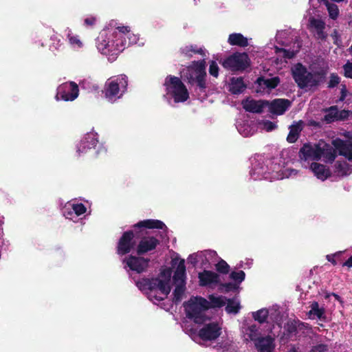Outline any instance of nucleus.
I'll list each match as a JSON object with an SVG mask.
<instances>
[{
	"label": "nucleus",
	"mask_w": 352,
	"mask_h": 352,
	"mask_svg": "<svg viewBox=\"0 0 352 352\" xmlns=\"http://www.w3.org/2000/svg\"><path fill=\"white\" fill-rule=\"evenodd\" d=\"M268 104V101L246 99L242 101L243 108L248 112L261 113Z\"/></svg>",
	"instance_id": "22"
},
{
	"label": "nucleus",
	"mask_w": 352,
	"mask_h": 352,
	"mask_svg": "<svg viewBox=\"0 0 352 352\" xmlns=\"http://www.w3.org/2000/svg\"><path fill=\"white\" fill-rule=\"evenodd\" d=\"M150 259L140 256L129 255L125 257L122 263H125V268L128 267L131 270L141 274L146 272L148 267Z\"/></svg>",
	"instance_id": "8"
},
{
	"label": "nucleus",
	"mask_w": 352,
	"mask_h": 352,
	"mask_svg": "<svg viewBox=\"0 0 352 352\" xmlns=\"http://www.w3.org/2000/svg\"><path fill=\"white\" fill-rule=\"evenodd\" d=\"M164 85L167 94H170L175 102H184L188 99V89L179 78L169 75L166 78Z\"/></svg>",
	"instance_id": "4"
},
{
	"label": "nucleus",
	"mask_w": 352,
	"mask_h": 352,
	"mask_svg": "<svg viewBox=\"0 0 352 352\" xmlns=\"http://www.w3.org/2000/svg\"><path fill=\"white\" fill-rule=\"evenodd\" d=\"M205 61H195L193 65L195 66L196 80L195 83L201 92H205L206 86V72L205 71Z\"/></svg>",
	"instance_id": "16"
},
{
	"label": "nucleus",
	"mask_w": 352,
	"mask_h": 352,
	"mask_svg": "<svg viewBox=\"0 0 352 352\" xmlns=\"http://www.w3.org/2000/svg\"><path fill=\"white\" fill-rule=\"evenodd\" d=\"M280 79L278 77H273L267 79L263 76L258 77L256 81L259 88V89H257V91H261V89L264 90L265 88L269 89H274L278 85Z\"/></svg>",
	"instance_id": "26"
},
{
	"label": "nucleus",
	"mask_w": 352,
	"mask_h": 352,
	"mask_svg": "<svg viewBox=\"0 0 352 352\" xmlns=\"http://www.w3.org/2000/svg\"><path fill=\"white\" fill-rule=\"evenodd\" d=\"M153 283V292H155L157 289L160 290L163 296H157L156 294H150V296L156 299L158 301L163 300L165 299L170 292V287L169 282L167 280H163L159 278H155Z\"/></svg>",
	"instance_id": "18"
},
{
	"label": "nucleus",
	"mask_w": 352,
	"mask_h": 352,
	"mask_svg": "<svg viewBox=\"0 0 352 352\" xmlns=\"http://www.w3.org/2000/svg\"><path fill=\"white\" fill-rule=\"evenodd\" d=\"M342 254V252H338L334 254H328L326 256L327 260L333 265H336L338 262L336 258L339 257Z\"/></svg>",
	"instance_id": "53"
},
{
	"label": "nucleus",
	"mask_w": 352,
	"mask_h": 352,
	"mask_svg": "<svg viewBox=\"0 0 352 352\" xmlns=\"http://www.w3.org/2000/svg\"><path fill=\"white\" fill-rule=\"evenodd\" d=\"M175 288L173 291V302L175 305H178L182 299L183 295L186 291V283H177L175 284Z\"/></svg>",
	"instance_id": "34"
},
{
	"label": "nucleus",
	"mask_w": 352,
	"mask_h": 352,
	"mask_svg": "<svg viewBox=\"0 0 352 352\" xmlns=\"http://www.w3.org/2000/svg\"><path fill=\"white\" fill-rule=\"evenodd\" d=\"M50 38L52 41V44L50 45V50H59L60 47L63 45V43H60V40L58 38V36L56 34H53Z\"/></svg>",
	"instance_id": "46"
},
{
	"label": "nucleus",
	"mask_w": 352,
	"mask_h": 352,
	"mask_svg": "<svg viewBox=\"0 0 352 352\" xmlns=\"http://www.w3.org/2000/svg\"><path fill=\"white\" fill-rule=\"evenodd\" d=\"M221 334V327L217 322L206 324L199 330L198 336L204 341H212Z\"/></svg>",
	"instance_id": "11"
},
{
	"label": "nucleus",
	"mask_w": 352,
	"mask_h": 352,
	"mask_svg": "<svg viewBox=\"0 0 352 352\" xmlns=\"http://www.w3.org/2000/svg\"><path fill=\"white\" fill-rule=\"evenodd\" d=\"M323 154V150L320 146H312L309 143L304 144L300 148L299 157L301 161L318 160Z\"/></svg>",
	"instance_id": "10"
},
{
	"label": "nucleus",
	"mask_w": 352,
	"mask_h": 352,
	"mask_svg": "<svg viewBox=\"0 0 352 352\" xmlns=\"http://www.w3.org/2000/svg\"><path fill=\"white\" fill-rule=\"evenodd\" d=\"M309 328V324L298 319H289L284 324V335L287 339L297 338L300 332L304 333V330Z\"/></svg>",
	"instance_id": "9"
},
{
	"label": "nucleus",
	"mask_w": 352,
	"mask_h": 352,
	"mask_svg": "<svg viewBox=\"0 0 352 352\" xmlns=\"http://www.w3.org/2000/svg\"><path fill=\"white\" fill-rule=\"evenodd\" d=\"M67 37L69 39V42L72 45L77 46L78 47H81L82 46V43L78 36H75L71 33H69Z\"/></svg>",
	"instance_id": "47"
},
{
	"label": "nucleus",
	"mask_w": 352,
	"mask_h": 352,
	"mask_svg": "<svg viewBox=\"0 0 352 352\" xmlns=\"http://www.w3.org/2000/svg\"><path fill=\"white\" fill-rule=\"evenodd\" d=\"M276 53H282L283 57L287 59L293 58L296 55L297 52L294 50H286L285 48H276Z\"/></svg>",
	"instance_id": "44"
},
{
	"label": "nucleus",
	"mask_w": 352,
	"mask_h": 352,
	"mask_svg": "<svg viewBox=\"0 0 352 352\" xmlns=\"http://www.w3.org/2000/svg\"><path fill=\"white\" fill-rule=\"evenodd\" d=\"M327 351V346L324 344H320L314 346L310 352H325Z\"/></svg>",
	"instance_id": "57"
},
{
	"label": "nucleus",
	"mask_w": 352,
	"mask_h": 352,
	"mask_svg": "<svg viewBox=\"0 0 352 352\" xmlns=\"http://www.w3.org/2000/svg\"><path fill=\"white\" fill-rule=\"evenodd\" d=\"M302 122L292 124L289 126V132L287 137V140L289 143H294L299 138V135L302 130Z\"/></svg>",
	"instance_id": "29"
},
{
	"label": "nucleus",
	"mask_w": 352,
	"mask_h": 352,
	"mask_svg": "<svg viewBox=\"0 0 352 352\" xmlns=\"http://www.w3.org/2000/svg\"><path fill=\"white\" fill-rule=\"evenodd\" d=\"M310 169L314 173V175L322 181H324L331 177V173L329 168L326 166L317 163L312 162L310 165Z\"/></svg>",
	"instance_id": "24"
},
{
	"label": "nucleus",
	"mask_w": 352,
	"mask_h": 352,
	"mask_svg": "<svg viewBox=\"0 0 352 352\" xmlns=\"http://www.w3.org/2000/svg\"><path fill=\"white\" fill-rule=\"evenodd\" d=\"M258 352H273L275 349L274 338L271 336H262L255 343Z\"/></svg>",
	"instance_id": "23"
},
{
	"label": "nucleus",
	"mask_w": 352,
	"mask_h": 352,
	"mask_svg": "<svg viewBox=\"0 0 352 352\" xmlns=\"http://www.w3.org/2000/svg\"><path fill=\"white\" fill-rule=\"evenodd\" d=\"M312 72L300 63H296L292 69V77L300 89L318 87L324 80L328 71V67H316L313 65Z\"/></svg>",
	"instance_id": "1"
},
{
	"label": "nucleus",
	"mask_w": 352,
	"mask_h": 352,
	"mask_svg": "<svg viewBox=\"0 0 352 352\" xmlns=\"http://www.w3.org/2000/svg\"><path fill=\"white\" fill-rule=\"evenodd\" d=\"M134 237L133 230L124 232L118 241L116 253L120 256H123L131 252L135 245Z\"/></svg>",
	"instance_id": "6"
},
{
	"label": "nucleus",
	"mask_w": 352,
	"mask_h": 352,
	"mask_svg": "<svg viewBox=\"0 0 352 352\" xmlns=\"http://www.w3.org/2000/svg\"><path fill=\"white\" fill-rule=\"evenodd\" d=\"M269 316V311L267 309L263 308L257 311L252 312V317L256 320L258 321L260 324H263L266 322Z\"/></svg>",
	"instance_id": "37"
},
{
	"label": "nucleus",
	"mask_w": 352,
	"mask_h": 352,
	"mask_svg": "<svg viewBox=\"0 0 352 352\" xmlns=\"http://www.w3.org/2000/svg\"><path fill=\"white\" fill-rule=\"evenodd\" d=\"M331 36L333 38V43L338 46H340L342 43V41L336 30H333V32L331 34Z\"/></svg>",
	"instance_id": "59"
},
{
	"label": "nucleus",
	"mask_w": 352,
	"mask_h": 352,
	"mask_svg": "<svg viewBox=\"0 0 352 352\" xmlns=\"http://www.w3.org/2000/svg\"><path fill=\"white\" fill-rule=\"evenodd\" d=\"M96 21V19L95 17L91 16V17L86 18L84 20V23L87 25L92 26V25H94L95 24Z\"/></svg>",
	"instance_id": "61"
},
{
	"label": "nucleus",
	"mask_w": 352,
	"mask_h": 352,
	"mask_svg": "<svg viewBox=\"0 0 352 352\" xmlns=\"http://www.w3.org/2000/svg\"><path fill=\"white\" fill-rule=\"evenodd\" d=\"M230 278L236 282L238 284L241 283L245 280V274L243 271L240 270L239 272H232L230 274Z\"/></svg>",
	"instance_id": "43"
},
{
	"label": "nucleus",
	"mask_w": 352,
	"mask_h": 352,
	"mask_svg": "<svg viewBox=\"0 0 352 352\" xmlns=\"http://www.w3.org/2000/svg\"><path fill=\"white\" fill-rule=\"evenodd\" d=\"M246 331L249 339L252 341L254 344L262 337L261 336L259 327H258L256 324L249 326Z\"/></svg>",
	"instance_id": "36"
},
{
	"label": "nucleus",
	"mask_w": 352,
	"mask_h": 352,
	"mask_svg": "<svg viewBox=\"0 0 352 352\" xmlns=\"http://www.w3.org/2000/svg\"><path fill=\"white\" fill-rule=\"evenodd\" d=\"M334 147L340 155L344 156L349 160H352V142L337 138L333 141Z\"/></svg>",
	"instance_id": "21"
},
{
	"label": "nucleus",
	"mask_w": 352,
	"mask_h": 352,
	"mask_svg": "<svg viewBox=\"0 0 352 352\" xmlns=\"http://www.w3.org/2000/svg\"><path fill=\"white\" fill-rule=\"evenodd\" d=\"M130 32V28L129 26H118L116 30L112 33V36L114 40L122 38H124L127 34Z\"/></svg>",
	"instance_id": "40"
},
{
	"label": "nucleus",
	"mask_w": 352,
	"mask_h": 352,
	"mask_svg": "<svg viewBox=\"0 0 352 352\" xmlns=\"http://www.w3.org/2000/svg\"><path fill=\"white\" fill-rule=\"evenodd\" d=\"M269 106V111L270 113L280 116L285 113V112L292 106V101L289 99L285 98H276L272 100L270 102H268L267 104Z\"/></svg>",
	"instance_id": "15"
},
{
	"label": "nucleus",
	"mask_w": 352,
	"mask_h": 352,
	"mask_svg": "<svg viewBox=\"0 0 352 352\" xmlns=\"http://www.w3.org/2000/svg\"><path fill=\"white\" fill-rule=\"evenodd\" d=\"M79 94L78 85L73 82H65L60 85L57 89L56 98L65 101H73Z\"/></svg>",
	"instance_id": "7"
},
{
	"label": "nucleus",
	"mask_w": 352,
	"mask_h": 352,
	"mask_svg": "<svg viewBox=\"0 0 352 352\" xmlns=\"http://www.w3.org/2000/svg\"><path fill=\"white\" fill-rule=\"evenodd\" d=\"M128 78L124 74L109 78L104 86L102 94L110 102L120 98L127 89Z\"/></svg>",
	"instance_id": "2"
},
{
	"label": "nucleus",
	"mask_w": 352,
	"mask_h": 352,
	"mask_svg": "<svg viewBox=\"0 0 352 352\" xmlns=\"http://www.w3.org/2000/svg\"><path fill=\"white\" fill-rule=\"evenodd\" d=\"M186 78L188 80V83L190 85H194L195 83L196 80V72H195V68L194 69L193 72H189L186 74Z\"/></svg>",
	"instance_id": "58"
},
{
	"label": "nucleus",
	"mask_w": 352,
	"mask_h": 352,
	"mask_svg": "<svg viewBox=\"0 0 352 352\" xmlns=\"http://www.w3.org/2000/svg\"><path fill=\"white\" fill-rule=\"evenodd\" d=\"M160 275L161 277L164 278L163 280H167L168 282H170V277L172 275L171 268L168 267L162 270L160 272Z\"/></svg>",
	"instance_id": "52"
},
{
	"label": "nucleus",
	"mask_w": 352,
	"mask_h": 352,
	"mask_svg": "<svg viewBox=\"0 0 352 352\" xmlns=\"http://www.w3.org/2000/svg\"><path fill=\"white\" fill-rule=\"evenodd\" d=\"M311 25L316 30L325 28V23L320 19L312 18L310 20Z\"/></svg>",
	"instance_id": "49"
},
{
	"label": "nucleus",
	"mask_w": 352,
	"mask_h": 352,
	"mask_svg": "<svg viewBox=\"0 0 352 352\" xmlns=\"http://www.w3.org/2000/svg\"><path fill=\"white\" fill-rule=\"evenodd\" d=\"M310 308L311 309L307 313L309 318L314 319L315 317L320 320L325 318V309L323 307L320 308L318 302L314 301L310 305Z\"/></svg>",
	"instance_id": "30"
},
{
	"label": "nucleus",
	"mask_w": 352,
	"mask_h": 352,
	"mask_svg": "<svg viewBox=\"0 0 352 352\" xmlns=\"http://www.w3.org/2000/svg\"><path fill=\"white\" fill-rule=\"evenodd\" d=\"M350 115V111L348 110H342L340 111H338L337 114V120H346Z\"/></svg>",
	"instance_id": "55"
},
{
	"label": "nucleus",
	"mask_w": 352,
	"mask_h": 352,
	"mask_svg": "<svg viewBox=\"0 0 352 352\" xmlns=\"http://www.w3.org/2000/svg\"><path fill=\"white\" fill-rule=\"evenodd\" d=\"M335 173L341 177L346 176L352 172L351 166L344 161H336L334 164Z\"/></svg>",
	"instance_id": "31"
},
{
	"label": "nucleus",
	"mask_w": 352,
	"mask_h": 352,
	"mask_svg": "<svg viewBox=\"0 0 352 352\" xmlns=\"http://www.w3.org/2000/svg\"><path fill=\"white\" fill-rule=\"evenodd\" d=\"M188 263L191 264L193 267H195L198 263L197 256L195 254H190L188 257Z\"/></svg>",
	"instance_id": "60"
},
{
	"label": "nucleus",
	"mask_w": 352,
	"mask_h": 352,
	"mask_svg": "<svg viewBox=\"0 0 352 352\" xmlns=\"http://www.w3.org/2000/svg\"><path fill=\"white\" fill-rule=\"evenodd\" d=\"M208 300L201 296H197L195 299L190 298L185 302L184 306L187 318L193 320L196 324H204L208 320L204 314L205 311L208 310Z\"/></svg>",
	"instance_id": "3"
},
{
	"label": "nucleus",
	"mask_w": 352,
	"mask_h": 352,
	"mask_svg": "<svg viewBox=\"0 0 352 352\" xmlns=\"http://www.w3.org/2000/svg\"><path fill=\"white\" fill-rule=\"evenodd\" d=\"M107 38L106 32H101L96 41V46L101 53L107 54L109 53L117 54L118 50L116 47V40L112 38L111 41Z\"/></svg>",
	"instance_id": "13"
},
{
	"label": "nucleus",
	"mask_w": 352,
	"mask_h": 352,
	"mask_svg": "<svg viewBox=\"0 0 352 352\" xmlns=\"http://www.w3.org/2000/svg\"><path fill=\"white\" fill-rule=\"evenodd\" d=\"M342 265L352 267V255L345 262L342 263Z\"/></svg>",
	"instance_id": "64"
},
{
	"label": "nucleus",
	"mask_w": 352,
	"mask_h": 352,
	"mask_svg": "<svg viewBox=\"0 0 352 352\" xmlns=\"http://www.w3.org/2000/svg\"><path fill=\"white\" fill-rule=\"evenodd\" d=\"M138 37L137 35L129 32L126 34V37L123 39L122 38H117L116 40V47L118 52H122L126 47H129L131 45L137 43Z\"/></svg>",
	"instance_id": "25"
},
{
	"label": "nucleus",
	"mask_w": 352,
	"mask_h": 352,
	"mask_svg": "<svg viewBox=\"0 0 352 352\" xmlns=\"http://www.w3.org/2000/svg\"><path fill=\"white\" fill-rule=\"evenodd\" d=\"M133 228L135 230L137 229L140 230L139 232H142V228L146 229H160V230H167L166 226L164 223L158 219H146L143 221H140L133 225Z\"/></svg>",
	"instance_id": "20"
},
{
	"label": "nucleus",
	"mask_w": 352,
	"mask_h": 352,
	"mask_svg": "<svg viewBox=\"0 0 352 352\" xmlns=\"http://www.w3.org/2000/svg\"><path fill=\"white\" fill-rule=\"evenodd\" d=\"M263 126L267 131H272L276 128V125L272 121L265 120L263 122Z\"/></svg>",
	"instance_id": "56"
},
{
	"label": "nucleus",
	"mask_w": 352,
	"mask_h": 352,
	"mask_svg": "<svg viewBox=\"0 0 352 352\" xmlns=\"http://www.w3.org/2000/svg\"><path fill=\"white\" fill-rule=\"evenodd\" d=\"M208 309L210 308H221L226 305L227 298L223 296H216L214 294L208 296Z\"/></svg>",
	"instance_id": "32"
},
{
	"label": "nucleus",
	"mask_w": 352,
	"mask_h": 352,
	"mask_svg": "<svg viewBox=\"0 0 352 352\" xmlns=\"http://www.w3.org/2000/svg\"><path fill=\"white\" fill-rule=\"evenodd\" d=\"M198 278L199 285L202 287H206L211 284L217 285L220 283V276L218 274L206 270L199 273Z\"/></svg>",
	"instance_id": "19"
},
{
	"label": "nucleus",
	"mask_w": 352,
	"mask_h": 352,
	"mask_svg": "<svg viewBox=\"0 0 352 352\" xmlns=\"http://www.w3.org/2000/svg\"><path fill=\"white\" fill-rule=\"evenodd\" d=\"M344 75L347 78H352V63H346L344 66Z\"/></svg>",
	"instance_id": "54"
},
{
	"label": "nucleus",
	"mask_w": 352,
	"mask_h": 352,
	"mask_svg": "<svg viewBox=\"0 0 352 352\" xmlns=\"http://www.w3.org/2000/svg\"><path fill=\"white\" fill-rule=\"evenodd\" d=\"M72 209L77 216H80L85 213L87 210V208L82 203L73 204Z\"/></svg>",
	"instance_id": "45"
},
{
	"label": "nucleus",
	"mask_w": 352,
	"mask_h": 352,
	"mask_svg": "<svg viewBox=\"0 0 352 352\" xmlns=\"http://www.w3.org/2000/svg\"><path fill=\"white\" fill-rule=\"evenodd\" d=\"M220 289H223L226 292H229L230 291H234L237 289L238 285L236 283H219Z\"/></svg>",
	"instance_id": "48"
},
{
	"label": "nucleus",
	"mask_w": 352,
	"mask_h": 352,
	"mask_svg": "<svg viewBox=\"0 0 352 352\" xmlns=\"http://www.w3.org/2000/svg\"><path fill=\"white\" fill-rule=\"evenodd\" d=\"M336 157V154L335 153V151L330 150V152L327 153V157L330 161H333Z\"/></svg>",
	"instance_id": "63"
},
{
	"label": "nucleus",
	"mask_w": 352,
	"mask_h": 352,
	"mask_svg": "<svg viewBox=\"0 0 352 352\" xmlns=\"http://www.w3.org/2000/svg\"><path fill=\"white\" fill-rule=\"evenodd\" d=\"M324 29H321V30H316V34H317V38H320L321 40H325L326 39L327 34L324 32Z\"/></svg>",
	"instance_id": "62"
},
{
	"label": "nucleus",
	"mask_w": 352,
	"mask_h": 352,
	"mask_svg": "<svg viewBox=\"0 0 352 352\" xmlns=\"http://www.w3.org/2000/svg\"><path fill=\"white\" fill-rule=\"evenodd\" d=\"M324 3L327 8L330 18L332 19H336L339 14V9L338 6L330 3L328 0H324Z\"/></svg>",
	"instance_id": "41"
},
{
	"label": "nucleus",
	"mask_w": 352,
	"mask_h": 352,
	"mask_svg": "<svg viewBox=\"0 0 352 352\" xmlns=\"http://www.w3.org/2000/svg\"><path fill=\"white\" fill-rule=\"evenodd\" d=\"M98 143V134L94 132L88 133L78 144L77 153L79 155L85 153L88 150L95 148Z\"/></svg>",
	"instance_id": "14"
},
{
	"label": "nucleus",
	"mask_w": 352,
	"mask_h": 352,
	"mask_svg": "<svg viewBox=\"0 0 352 352\" xmlns=\"http://www.w3.org/2000/svg\"><path fill=\"white\" fill-rule=\"evenodd\" d=\"M171 263L173 267L177 265L173 276V283H186V270L184 259H180L177 263V259L173 258Z\"/></svg>",
	"instance_id": "17"
},
{
	"label": "nucleus",
	"mask_w": 352,
	"mask_h": 352,
	"mask_svg": "<svg viewBox=\"0 0 352 352\" xmlns=\"http://www.w3.org/2000/svg\"><path fill=\"white\" fill-rule=\"evenodd\" d=\"M216 270L222 274H227L230 271V265L223 259L215 265Z\"/></svg>",
	"instance_id": "42"
},
{
	"label": "nucleus",
	"mask_w": 352,
	"mask_h": 352,
	"mask_svg": "<svg viewBox=\"0 0 352 352\" xmlns=\"http://www.w3.org/2000/svg\"><path fill=\"white\" fill-rule=\"evenodd\" d=\"M327 114L324 115L322 120L327 124L332 123L337 120L338 108L336 106H331L324 110Z\"/></svg>",
	"instance_id": "35"
},
{
	"label": "nucleus",
	"mask_w": 352,
	"mask_h": 352,
	"mask_svg": "<svg viewBox=\"0 0 352 352\" xmlns=\"http://www.w3.org/2000/svg\"><path fill=\"white\" fill-rule=\"evenodd\" d=\"M155 278H143L135 282L136 286L141 290H149L151 294L153 293V283Z\"/></svg>",
	"instance_id": "33"
},
{
	"label": "nucleus",
	"mask_w": 352,
	"mask_h": 352,
	"mask_svg": "<svg viewBox=\"0 0 352 352\" xmlns=\"http://www.w3.org/2000/svg\"><path fill=\"white\" fill-rule=\"evenodd\" d=\"M246 53H235L226 58L222 63L224 68L232 72L243 71L249 66Z\"/></svg>",
	"instance_id": "5"
},
{
	"label": "nucleus",
	"mask_w": 352,
	"mask_h": 352,
	"mask_svg": "<svg viewBox=\"0 0 352 352\" xmlns=\"http://www.w3.org/2000/svg\"><path fill=\"white\" fill-rule=\"evenodd\" d=\"M181 52L186 56L190 58L192 56V54H203L204 51L201 48L197 49L196 45H189L181 48Z\"/></svg>",
	"instance_id": "39"
},
{
	"label": "nucleus",
	"mask_w": 352,
	"mask_h": 352,
	"mask_svg": "<svg viewBox=\"0 0 352 352\" xmlns=\"http://www.w3.org/2000/svg\"><path fill=\"white\" fill-rule=\"evenodd\" d=\"M340 81V77L336 74H331L330 76V79L328 82L329 88H333L336 87Z\"/></svg>",
	"instance_id": "51"
},
{
	"label": "nucleus",
	"mask_w": 352,
	"mask_h": 352,
	"mask_svg": "<svg viewBox=\"0 0 352 352\" xmlns=\"http://www.w3.org/2000/svg\"><path fill=\"white\" fill-rule=\"evenodd\" d=\"M209 74L215 78L219 76V67L214 60H212L210 63Z\"/></svg>",
	"instance_id": "50"
},
{
	"label": "nucleus",
	"mask_w": 352,
	"mask_h": 352,
	"mask_svg": "<svg viewBox=\"0 0 352 352\" xmlns=\"http://www.w3.org/2000/svg\"><path fill=\"white\" fill-rule=\"evenodd\" d=\"M160 243V240L153 236H142L136 248L137 254L141 256L155 250Z\"/></svg>",
	"instance_id": "12"
},
{
	"label": "nucleus",
	"mask_w": 352,
	"mask_h": 352,
	"mask_svg": "<svg viewBox=\"0 0 352 352\" xmlns=\"http://www.w3.org/2000/svg\"><path fill=\"white\" fill-rule=\"evenodd\" d=\"M226 300L227 305L225 308L226 311L228 314H236L241 309L239 302H235L232 298H228Z\"/></svg>",
	"instance_id": "38"
},
{
	"label": "nucleus",
	"mask_w": 352,
	"mask_h": 352,
	"mask_svg": "<svg viewBox=\"0 0 352 352\" xmlns=\"http://www.w3.org/2000/svg\"><path fill=\"white\" fill-rule=\"evenodd\" d=\"M246 88L242 77H232L230 79V91L233 94H241Z\"/></svg>",
	"instance_id": "27"
},
{
	"label": "nucleus",
	"mask_w": 352,
	"mask_h": 352,
	"mask_svg": "<svg viewBox=\"0 0 352 352\" xmlns=\"http://www.w3.org/2000/svg\"><path fill=\"white\" fill-rule=\"evenodd\" d=\"M228 42L231 45H236L241 47H245L248 45V38L241 33L230 34Z\"/></svg>",
	"instance_id": "28"
}]
</instances>
